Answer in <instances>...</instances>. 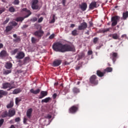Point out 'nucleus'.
<instances>
[{
  "label": "nucleus",
  "instance_id": "obj_28",
  "mask_svg": "<svg viewBox=\"0 0 128 128\" xmlns=\"http://www.w3.org/2000/svg\"><path fill=\"white\" fill-rule=\"evenodd\" d=\"M72 90L74 94H78V92H80V89L76 87H74Z\"/></svg>",
  "mask_w": 128,
  "mask_h": 128
},
{
  "label": "nucleus",
  "instance_id": "obj_5",
  "mask_svg": "<svg viewBox=\"0 0 128 128\" xmlns=\"http://www.w3.org/2000/svg\"><path fill=\"white\" fill-rule=\"evenodd\" d=\"M31 7L33 10H40V6H38V0H32Z\"/></svg>",
  "mask_w": 128,
  "mask_h": 128
},
{
  "label": "nucleus",
  "instance_id": "obj_29",
  "mask_svg": "<svg viewBox=\"0 0 128 128\" xmlns=\"http://www.w3.org/2000/svg\"><path fill=\"white\" fill-rule=\"evenodd\" d=\"M7 116H8V111H4L2 114V118H6Z\"/></svg>",
  "mask_w": 128,
  "mask_h": 128
},
{
  "label": "nucleus",
  "instance_id": "obj_15",
  "mask_svg": "<svg viewBox=\"0 0 128 128\" xmlns=\"http://www.w3.org/2000/svg\"><path fill=\"white\" fill-rule=\"evenodd\" d=\"M96 8V2H92L89 5L90 10H94Z\"/></svg>",
  "mask_w": 128,
  "mask_h": 128
},
{
  "label": "nucleus",
  "instance_id": "obj_44",
  "mask_svg": "<svg viewBox=\"0 0 128 128\" xmlns=\"http://www.w3.org/2000/svg\"><path fill=\"white\" fill-rule=\"evenodd\" d=\"M6 11V8H0V14H2L4 12Z\"/></svg>",
  "mask_w": 128,
  "mask_h": 128
},
{
  "label": "nucleus",
  "instance_id": "obj_49",
  "mask_svg": "<svg viewBox=\"0 0 128 128\" xmlns=\"http://www.w3.org/2000/svg\"><path fill=\"white\" fill-rule=\"evenodd\" d=\"M4 122V119L0 120V128L2 126Z\"/></svg>",
  "mask_w": 128,
  "mask_h": 128
},
{
  "label": "nucleus",
  "instance_id": "obj_10",
  "mask_svg": "<svg viewBox=\"0 0 128 128\" xmlns=\"http://www.w3.org/2000/svg\"><path fill=\"white\" fill-rule=\"evenodd\" d=\"M62 62L60 58L55 60L52 63L53 66H58L62 64Z\"/></svg>",
  "mask_w": 128,
  "mask_h": 128
},
{
  "label": "nucleus",
  "instance_id": "obj_53",
  "mask_svg": "<svg viewBox=\"0 0 128 128\" xmlns=\"http://www.w3.org/2000/svg\"><path fill=\"white\" fill-rule=\"evenodd\" d=\"M44 20V18L42 17H40L38 20V22H42Z\"/></svg>",
  "mask_w": 128,
  "mask_h": 128
},
{
  "label": "nucleus",
  "instance_id": "obj_23",
  "mask_svg": "<svg viewBox=\"0 0 128 128\" xmlns=\"http://www.w3.org/2000/svg\"><path fill=\"white\" fill-rule=\"evenodd\" d=\"M52 100V98L50 97L46 98L45 99L42 100L41 102L44 103H48L49 102L50 100Z\"/></svg>",
  "mask_w": 128,
  "mask_h": 128
},
{
  "label": "nucleus",
  "instance_id": "obj_2",
  "mask_svg": "<svg viewBox=\"0 0 128 128\" xmlns=\"http://www.w3.org/2000/svg\"><path fill=\"white\" fill-rule=\"evenodd\" d=\"M78 108H80V105H74L68 109L69 113L72 114H76L78 111Z\"/></svg>",
  "mask_w": 128,
  "mask_h": 128
},
{
  "label": "nucleus",
  "instance_id": "obj_8",
  "mask_svg": "<svg viewBox=\"0 0 128 128\" xmlns=\"http://www.w3.org/2000/svg\"><path fill=\"white\" fill-rule=\"evenodd\" d=\"M86 28H88V24L86 22H83L78 26V30H86Z\"/></svg>",
  "mask_w": 128,
  "mask_h": 128
},
{
  "label": "nucleus",
  "instance_id": "obj_12",
  "mask_svg": "<svg viewBox=\"0 0 128 128\" xmlns=\"http://www.w3.org/2000/svg\"><path fill=\"white\" fill-rule=\"evenodd\" d=\"M79 6L82 12L86 10V8H88V4L86 2H82L81 4L79 5Z\"/></svg>",
  "mask_w": 128,
  "mask_h": 128
},
{
  "label": "nucleus",
  "instance_id": "obj_13",
  "mask_svg": "<svg viewBox=\"0 0 128 128\" xmlns=\"http://www.w3.org/2000/svg\"><path fill=\"white\" fill-rule=\"evenodd\" d=\"M46 96H48V92L42 91L40 93V96H38V99L42 100V98H44Z\"/></svg>",
  "mask_w": 128,
  "mask_h": 128
},
{
  "label": "nucleus",
  "instance_id": "obj_24",
  "mask_svg": "<svg viewBox=\"0 0 128 128\" xmlns=\"http://www.w3.org/2000/svg\"><path fill=\"white\" fill-rule=\"evenodd\" d=\"M14 106V101L10 100V102L6 105V108H12Z\"/></svg>",
  "mask_w": 128,
  "mask_h": 128
},
{
  "label": "nucleus",
  "instance_id": "obj_42",
  "mask_svg": "<svg viewBox=\"0 0 128 128\" xmlns=\"http://www.w3.org/2000/svg\"><path fill=\"white\" fill-rule=\"evenodd\" d=\"M14 4V6H18L20 4V0H14V2H13Z\"/></svg>",
  "mask_w": 128,
  "mask_h": 128
},
{
  "label": "nucleus",
  "instance_id": "obj_17",
  "mask_svg": "<svg viewBox=\"0 0 128 128\" xmlns=\"http://www.w3.org/2000/svg\"><path fill=\"white\" fill-rule=\"evenodd\" d=\"M8 116L9 118H12V116H14V114H16V110L14 109H11L8 110Z\"/></svg>",
  "mask_w": 128,
  "mask_h": 128
},
{
  "label": "nucleus",
  "instance_id": "obj_55",
  "mask_svg": "<svg viewBox=\"0 0 128 128\" xmlns=\"http://www.w3.org/2000/svg\"><path fill=\"white\" fill-rule=\"evenodd\" d=\"M66 0H62V4L64 6H66Z\"/></svg>",
  "mask_w": 128,
  "mask_h": 128
},
{
  "label": "nucleus",
  "instance_id": "obj_63",
  "mask_svg": "<svg viewBox=\"0 0 128 128\" xmlns=\"http://www.w3.org/2000/svg\"><path fill=\"white\" fill-rule=\"evenodd\" d=\"M13 36H14V38H18V37H16V36H17L16 34H14L13 35Z\"/></svg>",
  "mask_w": 128,
  "mask_h": 128
},
{
  "label": "nucleus",
  "instance_id": "obj_40",
  "mask_svg": "<svg viewBox=\"0 0 128 128\" xmlns=\"http://www.w3.org/2000/svg\"><path fill=\"white\" fill-rule=\"evenodd\" d=\"M36 40H38V39L34 38V37H32L31 38V41L32 44H36Z\"/></svg>",
  "mask_w": 128,
  "mask_h": 128
},
{
  "label": "nucleus",
  "instance_id": "obj_38",
  "mask_svg": "<svg viewBox=\"0 0 128 128\" xmlns=\"http://www.w3.org/2000/svg\"><path fill=\"white\" fill-rule=\"evenodd\" d=\"M20 40H21V39H20V37H17V38H16V39L14 40V42H20Z\"/></svg>",
  "mask_w": 128,
  "mask_h": 128
},
{
  "label": "nucleus",
  "instance_id": "obj_46",
  "mask_svg": "<svg viewBox=\"0 0 128 128\" xmlns=\"http://www.w3.org/2000/svg\"><path fill=\"white\" fill-rule=\"evenodd\" d=\"M110 28H108L104 29L102 30V32H110Z\"/></svg>",
  "mask_w": 128,
  "mask_h": 128
},
{
  "label": "nucleus",
  "instance_id": "obj_3",
  "mask_svg": "<svg viewBox=\"0 0 128 128\" xmlns=\"http://www.w3.org/2000/svg\"><path fill=\"white\" fill-rule=\"evenodd\" d=\"M90 84L96 86L98 84V77L96 75H92L90 78Z\"/></svg>",
  "mask_w": 128,
  "mask_h": 128
},
{
  "label": "nucleus",
  "instance_id": "obj_58",
  "mask_svg": "<svg viewBox=\"0 0 128 128\" xmlns=\"http://www.w3.org/2000/svg\"><path fill=\"white\" fill-rule=\"evenodd\" d=\"M89 24H90V26H94V24H92V22H90Z\"/></svg>",
  "mask_w": 128,
  "mask_h": 128
},
{
  "label": "nucleus",
  "instance_id": "obj_54",
  "mask_svg": "<svg viewBox=\"0 0 128 128\" xmlns=\"http://www.w3.org/2000/svg\"><path fill=\"white\" fill-rule=\"evenodd\" d=\"M20 117H18L15 119V122H20Z\"/></svg>",
  "mask_w": 128,
  "mask_h": 128
},
{
  "label": "nucleus",
  "instance_id": "obj_9",
  "mask_svg": "<svg viewBox=\"0 0 128 128\" xmlns=\"http://www.w3.org/2000/svg\"><path fill=\"white\" fill-rule=\"evenodd\" d=\"M110 58L112 59L114 64L116 60V59L118 58V53L113 52L110 54Z\"/></svg>",
  "mask_w": 128,
  "mask_h": 128
},
{
  "label": "nucleus",
  "instance_id": "obj_36",
  "mask_svg": "<svg viewBox=\"0 0 128 128\" xmlns=\"http://www.w3.org/2000/svg\"><path fill=\"white\" fill-rule=\"evenodd\" d=\"M8 10L10 12H16V9H14V6H10Z\"/></svg>",
  "mask_w": 128,
  "mask_h": 128
},
{
  "label": "nucleus",
  "instance_id": "obj_4",
  "mask_svg": "<svg viewBox=\"0 0 128 128\" xmlns=\"http://www.w3.org/2000/svg\"><path fill=\"white\" fill-rule=\"evenodd\" d=\"M120 18V17L118 16H112L111 18V22H112V26H116L118 24Z\"/></svg>",
  "mask_w": 128,
  "mask_h": 128
},
{
  "label": "nucleus",
  "instance_id": "obj_16",
  "mask_svg": "<svg viewBox=\"0 0 128 128\" xmlns=\"http://www.w3.org/2000/svg\"><path fill=\"white\" fill-rule=\"evenodd\" d=\"M32 108H30L27 110L26 114L28 118H32Z\"/></svg>",
  "mask_w": 128,
  "mask_h": 128
},
{
  "label": "nucleus",
  "instance_id": "obj_62",
  "mask_svg": "<svg viewBox=\"0 0 128 128\" xmlns=\"http://www.w3.org/2000/svg\"><path fill=\"white\" fill-rule=\"evenodd\" d=\"M122 38H126V34H123L122 36Z\"/></svg>",
  "mask_w": 128,
  "mask_h": 128
},
{
  "label": "nucleus",
  "instance_id": "obj_39",
  "mask_svg": "<svg viewBox=\"0 0 128 128\" xmlns=\"http://www.w3.org/2000/svg\"><path fill=\"white\" fill-rule=\"evenodd\" d=\"M10 18H7L6 20H4L3 23L2 24L4 26L5 24H8V22H10Z\"/></svg>",
  "mask_w": 128,
  "mask_h": 128
},
{
  "label": "nucleus",
  "instance_id": "obj_11",
  "mask_svg": "<svg viewBox=\"0 0 128 128\" xmlns=\"http://www.w3.org/2000/svg\"><path fill=\"white\" fill-rule=\"evenodd\" d=\"M26 54H24V52H20L18 54L17 56H16V58L18 60H22V58H24Z\"/></svg>",
  "mask_w": 128,
  "mask_h": 128
},
{
  "label": "nucleus",
  "instance_id": "obj_30",
  "mask_svg": "<svg viewBox=\"0 0 128 128\" xmlns=\"http://www.w3.org/2000/svg\"><path fill=\"white\" fill-rule=\"evenodd\" d=\"M26 18L24 17H18L17 18H16V22H22V20H24V18Z\"/></svg>",
  "mask_w": 128,
  "mask_h": 128
},
{
  "label": "nucleus",
  "instance_id": "obj_14",
  "mask_svg": "<svg viewBox=\"0 0 128 128\" xmlns=\"http://www.w3.org/2000/svg\"><path fill=\"white\" fill-rule=\"evenodd\" d=\"M108 36L109 38H112L113 40H118L120 38V36L116 33L110 34L108 35Z\"/></svg>",
  "mask_w": 128,
  "mask_h": 128
},
{
  "label": "nucleus",
  "instance_id": "obj_51",
  "mask_svg": "<svg viewBox=\"0 0 128 128\" xmlns=\"http://www.w3.org/2000/svg\"><path fill=\"white\" fill-rule=\"evenodd\" d=\"M92 50H89L88 52V56H92Z\"/></svg>",
  "mask_w": 128,
  "mask_h": 128
},
{
  "label": "nucleus",
  "instance_id": "obj_27",
  "mask_svg": "<svg viewBox=\"0 0 128 128\" xmlns=\"http://www.w3.org/2000/svg\"><path fill=\"white\" fill-rule=\"evenodd\" d=\"M12 68V64L11 62H8L6 64V68H7V70H10Z\"/></svg>",
  "mask_w": 128,
  "mask_h": 128
},
{
  "label": "nucleus",
  "instance_id": "obj_50",
  "mask_svg": "<svg viewBox=\"0 0 128 128\" xmlns=\"http://www.w3.org/2000/svg\"><path fill=\"white\" fill-rule=\"evenodd\" d=\"M54 38V34H51V35L49 36L48 38H49L50 40H52V38Z\"/></svg>",
  "mask_w": 128,
  "mask_h": 128
},
{
  "label": "nucleus",
  "instance_id": "obj_59",
  "mask_svg": "<svg viewBox=\"0 0 128 128\" xmlns=\"http://www.w3.org/2000/svg\"><path fill=\"white\" fill-rule=\"evenodd\" d=\"M56 21V20L54 19V18L52 20H51V22L52 24H54V22Z\"/></svg>",
  "mask_w": 128,
  "mask_h": 128
},
{
  "label": "nucleus",
  "instance_id": "obj_47",
  "mask_svg": "<svg viewBox=\"0 0 128 128\" xmlns=\"http://www.w3.org/2000/svg\"><path fill=\"white\" fill-rule=\"evenodd\" d=\"M36 20H38V18H36V17H33L31 19V21L33 22H36Z\"/></svg>",
  "mask_w": 128,
  "mask_h": 128
},
{
  "label": "nucleus",
  "instance_id": "obj_18",
  "mask_svg": "<svg viewBox=\"0 0 128 128\" xmlns=\"http://www.w3.org/2000/svg\"><path fill=\"white\" fill-rule=\"evenodd\" d=\"M6 56H8V52L6 50H2L0 52V58H6Z\"/></svg>",
  "mask_w": 128,
  "mask_h": 128
},
{
  "label": "nucleus",
  "instance_id": "obj_22",
  "mask_svg": "<svg viewBox=\"0 0 128 128\" xmlns=\"http://www.w3.org/2000/svg\"><path fill=\"white\" fill-rule=\"evenodd\" d=\"M8 94V92L4 90H0V98H2V96H6Z\"/></svg>",
  "mask_w": 128,
  "mask_h": 128
},
{
  "label": "nucleus",
  "instance_id": "obj_43",
  "mask_svg": "<svg viewBox=\"0 0 128 128\" xmlns=\"http://www.w3.org/2000/svg\"><path fill=\"white\" fill-rule=\"evenodd\" d=\"M98 42V37H96L94 38L93 42L94 44H96Z\"/></svg>",
  "mask_w": 128,
  "mask_h": 128
},
{
  "label": "nucleus",
  "instance_id": "obj_45",
  "mask_svg": "<svg viewBox=\"0 0 128 128\" xmlns=\"http://www.w3.org/2000/svg\"><path fill=\"white\" fill-rule=\"evenodd\" d=\"M24 62H30V57H26L24 59Z\"/></svg>",
  "mask_w": 128,
  "mask_h": 128
},
{
  "label": "nucleus",
  "instance_id": "obj_48",
  "mask_svg": "<svg viewBox=\"0 0 128 128\" xmlns=\"http://www.w3.org/2000/svg\"><path fill=\"white\" fill-rule=\"evenodd\" d=\"M18 51V49L14 50L12 51V54H16Z\"/></svg>",
  "mask_w": 128,
  "mask_h": 128
},
{
  "label": "nucleus",
  "instance_id": "obj_61",
  "mask_svg": "<svg viewBox=\"0 0 128 128\" xmlns=\"http://www.w3.org/2000/svg\"><path fill=\"white\" fill-rule=\"evenodd\" d=\"M4 48V44L2 43H0V48Z\"/></svg>",
  "mask_w": 128,
  "mask_h": 128
},
{
  "label": "nucleus",
  "instance_id": "obj_41",
  "mask_svg": "<svg viewBox=\"0 0 128 128\" xmlns=\"http://www.w3.org/2000/svg\"><path fill=\"white\" fill-rule=\"evenodd\" d=\"M12 72V70H6L4 72V74H10Z\"/></svg>",
  "mask_w": 128,
  "mask_h": 128
},
{
  "label": "nucleus",
  "instance_id": "obj_25",
  "mask_svg": "<svg viewBox=\"0 0 128 128\" xmlns=\"http://www.w3.org/2000/svg\"><path fill=\"white\" fill-rule=\"evenodd\" d=\"M122 18L123 20H124L128 18V11H126L125 12L123 13Z\"/></svg>",
  "mask_w": 128,
  "mask_h": 128
},
{
  "label": "nucleus",
  "instance_id": "obj_37",
  "mask_svg": "<svg viewBox=\"0 0 128 128\" xmlns=\"http://www.w3.org/2000/svg\"><path fill=\"white\" fill-rule=\"evenodd\" d=\"M72 34L74 36H78V30H74L72 32Z\"/></svg>",
  "mask_w": 128,
  "mask_h": 128
},
{
  "label": "nucleus",
  "instance_id": "obj_60",
  "mask_svg": "<svg viewBox=\"0 0 128 128\" xmlns=\"http://www.w3.org/2000/svg\"><path fill=\"white\" fill-rule=\"evenodd\" d=\"M74 26H75L74 24H71L70 28H74Z\"/></svg>",
  "mask_w": 128,
  "mask_h": 128
},
{
  "label": "nucleus",
  "instance_id": "obj_19",
  "mask_svg": "<svg viewBox=\"0 0 128 128\" xmlns=\"http://www.w3.org/2000/svg\"><path fill=\"white\" fill-rule=\"evenodd\" d=\"M22 12H26L28 13V14L25 16V18H28L32 14V12L30 10H28L26 8H24L22 10Z\"/></svg>",
  "mask_w": 128,
  "mask_h": 128
},
{
  "label": "nucleus",
  "instance_id": "obj_56",
  "mask_svg": "<svg viewBox=\"0 0 128 128\" xmlns=\"http://www.w3.org/2000/svg\"><path fill=\"white\" fill-rule=\"evenodd\" d=\"M46 118H48V120H50V118H52V116L50 114H48Z\"/></svg>",
  "mask_w": 128,
  "mask_h": 128
},
{
  "label": "nucleus",
  "instance_id": "obj_31",
  "mask_svg": "<svg viewBox=\"0 0 128 128\" xmlns=\"http://www.w3.org/2000/svg\"><path fill=\"white\" fill-rule=\"evenodd\" d=\"M20 90L17 88V89H15L12 92L13 94H20Z\"/></svg>",
  "mask_w": 128,
  "mask_h": 128
},
{
  "label": "nucleus",
  "instance_id": "obj_34",
  "mask_svg": "<svg viewBox=\"0 0 128 128\" xmlns=\"http://www.w3.org/2000/svg\"><path fill=\"white\" fill-rule=\"evenodd\" d=\"M78 58L79 60H82V58H84L85 56L84 53L81 52L78 55Z\"/></svg>",
  "mask_w": 128,
  "mask_h": 128
},
{
  "label": "nucleus",
  "instance_id": "obj_6",
  "mask_svg": "<svg viewBox=\"0 0 128 128\" xmlns=\"http://www.w3.org/2000/svg\"><path fill=\"white\" fill-rule=\"evenodd\" d=\"M2 88L4 90H6V88H8L7 90H12V88H14V86H12V84L10 82H6L2 84Z\"/></svg>",
  "mask_w": 128,
  "mask_h": 128
},
{
  "label": "nucleus",
  "instance_id": "obj_52",
  "mask_svg": "<svg viewBox=\"0 0 128 128\" xmlns=\"http://www.w3.org/2000/svg\"><path fill=\"white\" fill-rule=\"evenodd\" d=\"M56 96H58V94H54L53 95H52V98L54 100H56Z\"/></svg>",
  "mask_w": 128,
  "mask_h": 128
},
{
  "label": "nucleus",
  "instance_id": "obj_33",
  "mask_svg": "<svg viewBox=\"0 0 128 128\" xmlns=\"http://www.w3.org/2000/svg\"><path fill=\"white\" fill-rule=\"evenodd\" d=\"M8 24H10V26H12H12H18V23H16V22H9Z\"/></svg>",
  "mask_w": 128,
  "mask_h": 128
},
{
  "label": "nucleus",
  "instance_id": "obj_7",
  "mask_svg": "<svg viewBox=\"0 0 128 128\" xmlns=\"http://www.w3.org/2000/svg\"><path fill=\"white\" fill-rule=\"evenodd\" d=\"M44 32L42 30H39L35 32L34 34L35 36H37L38 40H40L42 38V36H44Z\"/></svg>",
  "mask_w": 128,
  "mask_h": 128
},
{
  "label": "nucleus",
  "instance_id": "obj_32",
  "mask_svg": "<svg viewBox=\"0 0 128 128\" xmlns=\"http://www.w3.org/2000/svg\"><path fill=\"white\" fill-rule=\"evenodd\" d=\"M104 72H112V68L110 67H108L104 70Z\"/></svg>",
  "mask_w": 128,
  "mask_h": 128
},
{
  "label": "nucleus",
  "instance_id": "obj_21",
  "mask_svg": "<svg viewBox=\"0 0 128 128\" xmlns=\"http://www.w3.org/2000/svg\"><path fill=\"white\" fill-rule=\"evenodd\" d=\"M106 74V72H102L100 70H98L96 71V74L97 76H100V78H102V76H104V74Z\"/></svg>",
  "mask_w": 128,
  "mask_h": 128
},
{
  "label": "nucleus",
  "instance_id": "obj_20",
  "mask_svg": "<svg viewBox=\"0 0 128 128\" xmlns=\"http://www.w3.org/2000/svg\"><path fill=\"white\" fill-rule=\"evenodd\" d=\"M40 92V88H38L35 90L34 88H32L30 90V92H31V94H38Z\"/></svg>",
  "mask_w": 128,
  "mask_h": 128
},
{
  "label": "nucleus",
  "instance_id": "obj_57",
  "mask_svg": "<svg viewBox=\"0 0 128 128\" xmlns=\"http://www.w3.org/2000/svg\"><path fill=\"white\" fill-rule=\"evenodd\" d=\"M28 27V25H24L22 27V28H26Z\"/></svg>",
  "mask_w": 128,
  "mask_h": 128
},
{
  "label": "nucleus",
  "instance_id": "obj_35",
  "mask_svg": "<svg viewBox=\"0 0 128 128\" xmlns=\"http://www.w3.org/2000/svg\"><path fill=\"white\" fill-rule=\"evenodd\" d=\"M22 102V98H16V100H15V103L16 104V106H18V103Z\"/></svg>",
  "mask_w": 128,
  "mask_h": 128
},
{
  "label": "nucleus",
  "instance_id": "obj_26",
  "mask_svg": "<svg viewBox=\"0 0 128 128\" xmlns=\"http://www.w3.org/2000/svg\"><path fill=\"white\" fill-rule=\"evenodd\" d=\"M13 28L12 25L8 26H6V32H10L12 30Z\"/></svg>",
  "mask_w": 128,
  "mask_h": 128
},
{
  "label": "nucleus",
  "instance_id": "obj_1",
  "mask_svg": "<svg viewBox=\"0 0 128 128\" xmlns=\"http://www.w3.org/2000/svg\"><path fill=\"white\" fill-rule=\"evenodd\" d=\"M52 48L55 52H76V47L73 44H62L60 42L54 43L52 45Z\"/></svg>",
  "mask_w": 128,
  "mask_h": 128
},
{
  "label": "nucleus",
  "instance_id": "obj_64",
  "mask_svg": "<svg viewBox=\"0 0 128 128\" xmlns=\"http://www.w3.org/2000/svg\"><path fill=\"white\" fill-rule=\"evenodd\" d=\"M80 66H76V70H80Z\"/></svg>",
  "mask_w": 128,
  "mask_h": 128
}]
</instances>
